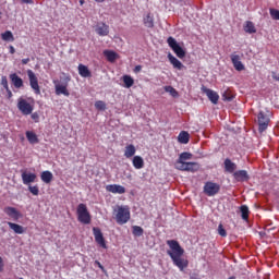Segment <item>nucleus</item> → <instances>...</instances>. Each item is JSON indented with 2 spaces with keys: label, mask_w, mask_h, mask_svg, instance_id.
Segmentation results:
<instances>
[{
  "label": "nucleus",
  "mask_w": 279,
  "mask_h": 279,
  "mask_svg": "<svg viewBox=\"0 0 279 279\" xmlns=\"http://www.w3.org/2000/svg\"><path fill=\"white\" fill-rule=\"evenodd\" d=\"M78 74L81 75V77H90V70H88V66L80 64Z\"/></svg>",
  "instance_id": "nucleus-27"
},
{
  "label": "nucleus",
  "mask_w": 279,
  "mask_h": 279,
  "mask_svg": "<svg viewBox=\"0 0 279 279\" xmlns=\"http://www.w3.org/2000/svg\"><path fill=\"white\" fill-rule=\"evenodd\" d=\"M9 49H10V53H15L16 52V49H14V46H10Z\"/></svg>",
  "instance_id": "nucleus-44"
},
{
  "label": "nucleus",
  "mask_w": 279,
  "mask_h": 279,
  "mask_svg": "<svg viewBox=\"0 0 279 279\" xmlns=\"http://www.w3.org/2000/svg\"><path fill=\"white\" fill-rule=\"evenodd\" d=\"M93 232L96 243H98L100 247H104V250H106L108 246L106 245V240L104 239V233H101V229L94 227Z\"/></svg>",
  "instance_id": "nucleus-11"
},
{
  "label": "nucleus",
  "mask_w": 279,
  "mask_h": 279,
  "mask_svg": "<svg viewBox=\"0 0 279 279\" xmlns=\"http://www.w3.org/2000/svg\"><path fill=\"white\" fill-rule=\"evenodd\" d=\"M106 191L113 193L114 195H123V193H125V187L120 184H110L106 186Z\"/></svg>",
  "instance_id": "nucleus-14"
},
{
  "label": "nucleus",
  "mask_w": 279,
  "mask_h": 279,
  "mask_svg": "<svg viewBox=\"0 0 279 279\" xmlns=\"http://www.w3.org/2000/svg\"><path fill=\"white\" fill-rule=\"evenodd\" d=\"M96 265H98V267H99L100 269H104V266L101 265V263L96 262Z\"/></svg>",
  "instance_id": "nucleus-49"
},
{
  "label": "nucleus",
  "mask_w": 279,
  "mask_h": 279,
  "mask_svg": "<svg viewBox=\"0 0 279 279\" xmlns=\"http://www.w3.org/2000/svg\"><path fill=\"white\" fill-rule=\"evenodd\" d=\"M8 226L15 234H23L25 232V228L21 225H16L14 222H8Z\"/></svg>",
  "instance_id": "nucleus-24"
},
{
  "label": "nucleus",
  "mask_w": 279,
  "mask_h": 279,
  "mask_svg": "<svg viewBox=\"0 0 279 279\" xmlns=\"http://www.w3.org/2000/svg\"><path fill=\"white\" fill-rule=\"evenodd\" d=\"M272 77L276 80V82H279V74L272 73Z\"/></svg>",
  "instance_id": "nucleus-46"
},
{
  "label": "nucleus",
  "mask_w": 279,
  "mask_h": 279,
  "mask_svg": "<svg viewBox=\"0 0 279 279\" xmlns=\"http://www.w3.org/2000/svg\"><path fill=\"white\" fill-rule=\"evenodd\" d=\"M258 125H259V132H265L269 125V117H267L263 111L258 113Z\"/></svg>",
  "instance_id": "nucleus-12"
},
{
  "label": "nucleus",
  "mask_w": 279,
  "mask_h": 279,
  "mask_svg": "<svg viewBox=\"0 0 279 279\" xmlns=\"http://www.w3.org/2000/svg\"><path fill=\"white\" fill-rule=\"evenodd\" d=\"M167 43L170 49H172V51L175 53L177 58L182 59L186 57V51L184 50V48H182V46H180V44H178V40H175V38L169 37L167 39Z\"/></svg>",
  "instance_id": "nucleus-5"
},
{
  "label": "nucleus",
  "mask_w": 279,
  "mask_h": 279,
  "mask_svg": "<svg viewBox=\"0 0 279 279\" xmlns=\"http://www.w3.org/2000/svg\"><path fill=\"white\" fill-rule=\"evenodd\" d=\"M178 141L179 143H181L182 145H186L190 141V135L189 132L186 131H182L179 136H178Z\"/></svg>",
  "instance_id": "nucleus-29"
},
{
  "label": "nucleus",
  "mask_w": 279,
  "mask_h": 279,
  "mask_svg": "<svg viewBox=\"0 0 279 279\" xmlns=\"http://www.w3.org/2000/svg\"><path fill=\"white\" fill-rule=\"evenodd\" d=\"M168 60L174 69H178V71H182V69H184V64H182V62L178 60V58H175L173 54L169 53Z\"/></svg>",
  "instance_id": "nucleus-18"
},
{
  "label": "nucleus",
  "mask_w": 279,
  "mask_h": 279,
  "mask_svg": "<svg viewBox=\"0 0 279 279\" xmlns=\"http://www.w3.org/2000/svg\"><path fill=\"white\" fill-rule=\"evenodd\" d=\"M56 95H64L69 97L70 93L66 89V84H61L60 81H53Z\"/></svg>",
  "instance_id": "nucleus-13"
},
{
  "label": "nucleus",
  "mask_w": 279,
  "mask_h": 279,
  "mask_svg": "<svg viewBox=\"0 0 279 279\" xmlns=\"http://www.w3.org/2000/svg\"><path fill=\"white\" fill-rule=\"evenodd\" d=\"M28 62H29V58H26V59L22 60V64H28Z\"/></svg>",
  "instance_id": "nucleus-48"
},
{
  "label": "nucleus",
  "mask_w": 279,
  "mask_h": 279,
  "mask_svg": "<svg viewBox=\"0 0 279 279\" xmlns=\"http://www.w3.org/2000/svg\"><path fill=\"white\" fill-rule=\"evenodd\" d=\"M28 191L29 193H32V195H35V196L40 193L38 185H28Z\"/></svg>",
  "instance_id": "nucleus-38"
},
{
  "label": "nucleus",
  "mask_w": 279,
  "mask_h": 279,
  "mask_svg": "<svg viewBox=\"0 0 279 279\" xmlns=\"http://www.w3.org/2000/svg\"><path fill=\"white\" fill-rule=\"evenodd\" d=\"M122 82H124L125 88H132V86H134V78H132L130 75H123Z\"/></svg>",
  "instance_id": "nucleus-32"
},
{
  "label": "nucleus",
  "mask_w": 279,
  "mask_h": 279,
  "mask_svg": "<svg viewBox=\"0 0 279 279\" xmlns=\"http://www.w3.org/2000/svg\"><path fill=\"white\" fill-rule=\"evenodd\" d=\"M40 178L45 184H51V182L53 180V173H51V171H49V170H46V171L41 172Z\"/></svg>",
  "instance_id": "nucleus-21"
},
{
  "label": "nucleus",
  "mask_w": 279,
  "mask_h": 279,
  "mask_svg": "<svg viewBox=\"0 0 279 279\" xmlns=\"http://www.w3.org/2000/svg\"><path fill=\"white\" fill-rule=\"evenodd\" d=\"M31 119H33L35 123H38L40 121V116L38 114V112H34V113H31Z\"/></svg>",
  "instance_id": "nucleus-41"
},
{
  "label": "nucleus",
  "mask_w": 279,
  "mask_h": 279,
  "mask_svg": "<svg viewBox=\"0 0 279 279\" xmlns=\"http://www.w3.org/2000/svg\"><path fill=\"white\" fill-rule=\"evenodd\" d=\"M134 169H143L145 167V160L141 156H134L132 159Z\"/></svg>",
  "instance_id": "nucleus-23"
},
{
  "label": "nucleus",
  "mask_w": 279,
  "mask_h": 279,
  "mask_svg": "<svg viewBox=\"0 0 279 279\" xmlns=\"http://www.w3.org/2000/svg\"><path fill=\"white\" fill-rule=\"evenodd\" d=\"M31 88L34 89L35 95H40V85H38V77L32 70H27Z\"/></svg>",
  "instance_id": "nucleus-8"
},
{
  "label": "nucleus",
  "mask_w": 279,
  "mask_h": 279,
  "mask_svg": "<svg viewBox=\"0 0 279 279\" xmlns=\"http://www.w3.org/2000/svg\"><path fill=\"white\" fill-rule=\"evenodd\" d=\"M7 93H8V98L12 99V92L10 90V88L7 89Z\"/></svg>",
  "instance_id": "nucleus-45"
},
{
  "label": "nucleus",
  "mask_w": 279,
  "mask_h": 279,
  "mask_svg": "<svg viewBox=\"0 0 279 279\" xmlns=\"http://www.w3.org/2000/svg\"><path fill=\"white\" fill-rule=\"evenodd\" d=\"M133 234H134V236H143V228H141L138 226H134Z\"/></svg>",
  "instance_id": "nucleus-39"
},
{
  "label": "nucleus",
  "mask_w": 279,
  "mask_h": 279,
  "mask_svg": "<svg viewBox=\"0 0 279 279\" xmlns=\"http://www.w3.org/2000/svg\"><path fill=\"white\" fill-rule=\"evenodd\" d=\"M241 217L244 221H247L250 217V208L246 205L240 207Z\"/></svg>",
  "instance_id": "nucleus-33"
},
{
  "label": "nucleus",
  "mask_w": 279,
  "mask_h": 279,
  "mask_svg": "<svg viewBox=\"0 0 279 279\" xmlns=\"http://www.w3.org/2000/svg\"><path fill=\"white\" fill-rule=\"evenodd\" d=\"M270 16L274 21H279V10L278 9H269Z\"/></svg>",
  "instance_id": "nucleus-37"
},
{
  "label": "nucleus",
  "mask_w": 279,
  "mask_h": 279,
  "mask_svg": "<svg viewBox=\"0 0 279 279\" xmlns=\"http://www.w3.org/2000/svg\"><path fill=\"white\" fill-rule=\"evenodd\" d=\"M10 80L15 88H23V78L16 75V73L11 74Z\"/></svg>",
  "instance_id": "nucleus-20"
},
{
  "label": "nucleus",
  "mask_w": 279,
  "mask_h": 279,
  "mask_svg": "<svg viewBox=\"0 0 279 279\" xmlns=\"http://www.w3.org/2000/svg\"><path fill=\"white\" fill-rule=\"evenodd\" d=\"M136 70H137V71H141V66H136Z\"/></svg>",
  "instance_id": "nucleus-52"
},
{
  "label": "nucleus",
  "mask_w": 279,
  "mask_h": 279,
  "mask_svg": "<svg viewBox=\"0 0 279 279\" xmlns=\"http://www.w3.org/2000/svg\"><path fill=\"white\" fill-rule=\"evenodd\" d=\"M136 154V146L129 144L124 148V157L132 158Z\"/></svg>",
  "instance_id": "nucleus-22"
},
{
  "label": "nucleus",
  "mask_w": 279,
  "mask_h": 279,
  "mask_svg": "<svg viewBox=\"0 0 279 279\" xmlns=\"http://www.w3.org/2000/svg\"><path fill=\"white\" fill-rule=\"evenodd\" d=\"M193 158V154L191 153H181L179 159L175 161L174 167L179 171H190V173H195V171H199V163L197 162H187Z\"/></svg>",
  "instance_id": "nucleus-2"
},
{
  "label": "nucleus",
  "mask_w": 279,
  "mask_h": 279,
  "mask_svg": "<svg viewBox=\"0 0 279 279\" xmlns=\"http://www.w3.org/2000/svg\"><path fill=\"white\" fill-rule=\"evenodd\" d=\"M95 32L98 36H108V34H110V26L106 23H98L95 26Z\"/></svg>",
  "instance_id": "nucleus-15"
},
{
  "label": "nucleus",
  "mask_w": 279,
  "mask_h": 279,
  "mask_svg": "<svg viewBox=\"0 0 279 279\" xmlns=\"http://www.w3.org/2000/svg\"><path fill=\"white\" fill-rule=\"evenodd\" d=\"M17 110H20L22 114L28 116L32 114V112H34V105L29 104V101H27L24 98H19Z\"/></svg>",
  "instance_id": "nucleus-6"
},
{
  "label": "nucleus",
  "mask_w": 279,
  "mask_h": 279,
  "mask_svg": "<svg viewBox=\"0 0 279 279\" xmlns=\"http://www.w3.org/2000/svg\"><path fill=\"white\" fill-rule=\"evenodd\" d=\"M22 3H26L28 5H33L34 0H21Z\"/></svg>",
  "instance_id": "nucleus-43"
},
{
  "label": "nucleus",
  "mask_w": 279,
  "mask_h": 279,
  "mask_svg": "<svg viewBox=\"0 0 279 279\" xmlns=\"http://www.w3.org/2000/svg\"><path fill=\"white\" fill-rule=\"evenodd\" d=\"M233 177L238 182H245L246 180L250 179V177L247 175V171L245 170L235 171L233 173Z\"/></svg>",
  "instance_id": "nucleus-19"
},
{
  "label": "nucleus",
  "mask_w": 279,
  "mask_h": 279,
  "mask_svg": "<svg viewBox=\"0 0 279 279\" xmlns=\"http://www.w3.org/2000/svg\"><path fill=\"white\" fill-rule=\"evenodd\" d=\"M76 215L80 223H84L85 226L90 223V213L88 211V207H86L85 204H78L76 208Z\"/></svg>",
  "instance_id": "nucleus-4"
},
{
  "label": "nucleus",
  "mask_w": 279,
  "mask_h": 279,
  "mask_svg": "<svg viewBox=\"0 0 279 279\" xmlns=\"http://www.w3.org/2000/svg\"><path fill=\"white\" fill-rule=\"evenodd\" d=\"M94 1H96V3H104V1L106 0H94Z\"/></svg>",
  "instance_id": "nucleus-50"
},
{
  "label": "nucleus",
  "mask_w": 279,
  "mask_h": 279,
  "mask_svg": "<svg viewBox=\"0 0 279 279\" xmlns=\"http://www.w3.org/2000/svg\"><path fill=\"white\" fill-rule=\"evenodd\" d=\"M5 215H8V217H11V219H13L14 221H19V219H21V217H23V215H21V211L16 210V208L14 207H7L4 209Z\"/></svg>",
  "instance_id": "nucleus-17"
},
{
  "label": "nucleus",
  "mask_w": 279,
  "mask_h": 279,
  "mask_svg": "<svg viewBox=\"0 0 279 279\" xmlns=\"http://www.w3.org/2000/svg\"><path fill=\"white\" fill-rule=\"evenodd\" d=\"M167 245L170 250L167 251L168 256H170L173 265L184 271L189 267V259L184 258V248L180 246V243L175 240H168Z\"/></svg>",
  "instance_id": "nucleus-1"
},
{
  "label": "nucleus",
  "mask_w": 279,
  "mask_h": 279,
  "mask_svg": "<svg viewBox=\"0 0 279 279\" xmlns=\"http://www.w3.org/2000/svg\"><path fill=\"white\" fill-rule=\"evenodd\" d=\"M85 1L84 0H80V5H84Z\"/></svg>",
  "instance_id": "nucleus-51"
},
{
  "label": "nucleus",
  "mask_w": 279,
  "mask_h": 279,
  "mask_svg": "<svg viewBox=\"0 0 279 279\" xmlns=\"http://www.w3.org/2000/svg\"><path fill=\"white\" fill-rule=\"evenodd\" d=\"M225 169L228 171V173H234V171H236V163L232 162L230 159H226Z\"/></svg>",
  "instance_id": "nucleus-25"
},
{
  "label": "nucleus",
  "mask_w": 279,
  "mask_h": 279,
  "mask_svg": "<svg viewBox=\"0 0 279 279\" xmlns=\"http://www.w3.org/2000/svg\"><path fill=\"white\" fill-rule=\"evenodd\" d=\"M218 234L220 236H228V233L226 232V229H223V225L218 226Z\"/></svg>",
  "instance_id": "nucleus-40"
},
{
  "label": "nucleus",
  "mask_w": 279,
  "mask_h": 279,
  "mask_svg": "<svg viewBox=\"0 0 279 279\" xmlns=\"http://www.w3.org/2000/svg\"><path fill=\"white\" fill-rule=\"evenodd\" d=\"M201 90L208 97L211 104L217 105L219 102V94H217V92L210 88H207L206 86H203Z\"/></svg>",
  "instance_id": "nucleus-10"
},
{
  "label": "nucleus",
  "mask_w": 279,
  "mask_h": 279,
  "mask_svg": "<svg viewBox=\"0 0 279 279\" xmlns=\"http://www.w3.org/2000/svg\"><path fill=\"white\" fill-rule=\"evenodd\" d=\"M1 38L4 43H14V35L10 31L2 33Z\"/></svg>",
  "instance_id": "nucleus-31"
},
{
  "label": "nucleus",
  "mask_w": 279,
  "mask_h": 279,
  "mask_svg": "<svg viewBox=\"0 0 279 279\" xmlns=\"http://www.w3.org/2000/svg\"><path fill=\"white\" fill-rule=\"evenodd\" d=\"M0 271H3V259L0 257Z\"/></svg>",
  "instance_id": "nucleus-47"
},
{
  "label": "nucleus",
  "mask_w": 279,
  "mask_h": 279,
  "mask_svg": "<svg viewBox=\"0 0 279 279\" xmlns=\"http://www.w3.org/2000/svg\"><path fill=\"white\" fill-rule=\"evenodd\" d=\"M219 191H221V186L218 183L209 181V182H206L204 185V193L208 197H215V195H217Z\"/></svg>",
  "instance_id": "nucleus-7"
},
{
  "label": "nucleus",
  "mask_w": 279,
  "mask_h": 279,
  "mask_svg": "<svg viewBox=\"0 0 279 279\" xmlns=\"http://www.w3.org/2000/svg\"><path fill=\"white\" fill-rule=\"evenodd\" d=\"M26 138L31 145H36V143H38V135L32 131L26 132Z\"/></svg>",
  "instance_id": "nucleus-28"
},
{
  "label": "nucleus",
  "mask_w": 279,
  "mask_h": 279,
  "mask_svg": "<svg viewBox=\"0 0 279 279\" xmlns=\"http://www.w3.org/2000/svg\"><path fill=\"white\" fill-rule=\"evenodd\" d=\"M244 32H246V34H256V26H254L253 22H245L244 24Z\"/></svg>",
  "instance_id": "nucleus-30"
},
{
  "label": "nucleus",
  "mask_w": 279,
  "mask_h": 279,
  "mask_svg": "<svg viewBox=\"0 0 279 279\" xmlns=\"http://www.w3.org/2000/svg\"><path fill=\"white\" fill-rule=\"evenodd\" d=\"M1 85L3 86V88H5V90H8V78L5 76H2V80H1Z\"/></svg>",
  "instance_id": "nucleus-42"
},
{
  "label": "nucleus",
  "mask_w": 279,
  "mask_h": 279,
  "mask_svg": "<svg viewBox=\"0 0 279 279\" xmlns=\"http://www.w3.org/2000/svg\"><path fill=\"white\" fill-rule=\"evenodd\" d=\"M144 25L146 27H154V17L151 16V14H147L145 17H144Z\"/></svg>",
  "instance_id": "nucleus-34"
},
{
  "label": "nucleus",
  "mask_w": 279,
  "mask_h": 279,
  "mask_svg": "<svg viewBox=\"0 0 279 279\" xmlns=\"http://www.w3.org/2000/svg\"><path fill=\"white\" fill-rule=\"evenodd\" d=\"M163 88L166 93H169V95H171V97H179L178 90L173 88V86H165Z\"/></svg>",
  "instance_id": "nucleus-35"
},
{
  "label": "nucleus",
  "mask_w": 279,
  "mask_h": 279,
  "mask_svg": "<svg viewBox=\"0 0 279 279\" xmlns=\"http://www.w3.org/2000/svg\"><path fill=\"white\" fill-rule=\"evenodd\" d=\"M95 108H96V110L104 111V110H106V102L104 100H97L95 102Z\"/></svg>",
  "instance_id": "nucleus-36"
},
{
  "label": "nucleus",
  "mask_w": 279,
  "mask_h": 279,
  "mask_svg": "<svg viewBox=\"0 0 279 279\" xmlns=\"http://www.w3.org/2000/svg\"><path fill=\"white\" fill-rule=\"evenodd\" d=\"M21 178H22L23 184H25V186H29V184H34V182H36V179L38 177L34 172L23 170L22 174H21Z\"/></svg>",
  "instance_id": "nucleus-9"
},
{
  "label": "nucleus",
  "mask_w": 279,
  "mask_h": 279,
  "mask_svg": "<svg viewBox=\"0 0 279 279\" xmlns=\"http://www.w3.org/2000/svg\"><path fill=\"white\" fill-rule=\"evenodd\" d=\"M231 62L235 71H245V65H243V62H241V57L239 54H231Z\"/></svg>",
  "instance_id": "nucleus-16"
},
{
  "label": "nucleus",
  "mask_w": 279,
  "mask_h": 279,
  "mask_svg": "<svg viewBox=\"0 0 279 279\" xmlns=\"http://www.w3.org/2000/svg\"><path fill=\"white\" fill-rule=\"evenodd\" d=\"M104 56H105V58H107V60L109 62H114V60H117L119 58V54H117V52H114L112 50H105Z\"/></svg>",
  "instance_id": "nucleus-26"
},
{
  "label": "nucleus",
  "mask_w": 279,
  "mask_h": 279,
  "mask_svg": "<svg viewBox=\"0 0 279 279\" xmlns=\"http://www.w3.org/2000/svg\"><path fill=\"white\" fill-rule=\"evenodd\" d=\"M116 221L120 226H123L130 221L131 213L130 207L125 205L118 206L114 209Z\"/></svg>",
  "instance_id": "nucleus-3"
}]
</instances>
